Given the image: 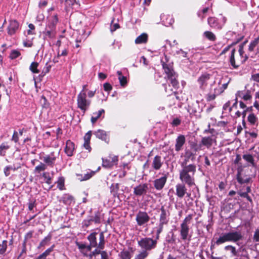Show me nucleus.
I'll list each match as a JSON object with an SVG mask.
<instances>
[{"label":"nucleus","mask_w":259,"mask_h":259,"mask_svg":"<svg viewBox=\"0 0 259 259\" xmlns=\"http://www.w3.org/2000/svg\"><path fill=\"white\" fill-rule=\"evenodd\" d=\"M40 103L41 105V106L43 108L47 109L49 107L50 104L48 101L47 98L42 95L41 97V99L40 100Z\"/></svg>","instance_id":"nucleus-40"},{"label":"nucleus","mask_w":259,"mask_h":259,"mask_svg":"<svg viewBox=\"0 0 259 259\" xmlns=\"http://www.w3.org/2000/svg\"><path fill=\"white\" fill-rule=\"evenodd\" d=\"M215 142V137L212 135L208 137H203L201 141V145L206 146L207 148H210L213 142Z\"/></svg>","instance_id":"nucleus-17"},{"label":"nucleus","mask_w":259,"mask_h":259,"mask_svg":"<svg viewBox=\"0 0 259 259\" xmlns=\"http://www.w3.org/2000/svg\"><path fill=\"white\" fill-rule=\"evenodd\" d=\"M7 241L3 240L0 243V255L4 254L7 249Z\"/></svg>","instance_id":"nucleus-35"},{"label":"nucleus","mask_w":259,"mask_h":259,"mask_svg":"<svg viewBox=\"0 0 259 259\" xmlns=\"http://www.w3.org/2000/svg\"><path fill=\"white\" fill-rule=\"evenodd\" d=\"M120 256L121 259H131L132 255L128 250H122L120 252Z\"/></svg>","instance_id":"nucleus-36"},{"label":"nucleus","mask_w":259,"mask_h":259,"mask_svg":"<svg viewBox=\"0 0 259 259\" xmlns=\"http://www.w3.org/2000/svg\"><path fill=\"white\" fill-rule=\"evenodd\" d=\"M19 249H20V252L17 256V259H24L26 256L27 254V247L26 243L22 242L21 247H19Z\"/></svg>","instance_id":"nucleus-24"},{"label":"nucleus","mask_w":259,"mask_h":259,"mask_svg":"<svg viewBox=\"0 0 259 259\" xmlns=\"http://www.w3.org/2000/svg\"><path fill=\"white\" fill-rule=\"evenodd\" d=\"M19 24L16 20H11L9 21V25L8 27V33L10 35L15 34L18 30Z\"/></svg>","instance_id":"nucleus-12"},{"label":"nucleus","mask_w":259,"mask_h":259,"mask_svg":"<svg viewBox=\"0 0 259 259\" xmlns=\"http://www.w3.org/2000/svg\"><path fill=\"white\" fill-rule=\"evenodd\" d=\"M149 255V252L142 249L136 256L135 259H145Z\"/></svg>","instance_id":"nucleus-38"},{"label":"nucleus","mask_w":259,"mask_h":259,"mask_svg":"<svg viewBox=\"0 0 259 259\" xmlns=\"http://www.w3.org/2000/svg\"><path fill=\"white\" fill-rule=\"evenodd\" d=\"M92 222H95L96 224H99L101 222L100 213L99 212H97L93 219H92Z\"/></svg>","instance_id":"nucleus-53"},{"label":"nucleus","mask_w":259,"mask_h":259,"mask_svg":"<svg viewBox=\"0 0 259 259\" xmlns=\"http://www.w3.org/2000/svg\"><path fill=\"white\" fill-rule=\"evenodd\" d=\"M38 65V63L33 62L30 65L29 69L33 73H38L39 72V70L37 69Z\"/></svg>","instance_id":"nucleus-33"},{"label":"nucleus","mask_w":259,"mask_h":259,"mask_svg":"<svg viewBox=\"0 0 259 259\" xmlns=\"http://www.w3.org/2000/svg\"><path fill=\"white\" fill-rule=\"evenodd\" d=\"M158 239L156 234L155 239L147 237L141 238L138 240V245L142 249L149 252L156 248Z\"/></svg>","instance_id":"nucleus-4"},{"label":"nucleus","mask_w":259,"mask_h":259,"mask_svg":"<svg viewBox=\"0 0 259 259\" xmlns=\"http://www.w3.org/2000/svg\"><path fill=\"white\" fill-rule=\"evenodd\" d=\"M92 136V131H90L85 134L84 136V142H90L91 138Z\"/></svg>","instance_id":"nucleus-57"},{"label":"nucleus","mask_w":259,"mask_h":259,"mask_svg":"<svg viewBox=\"0 0 259 259\" xmlns=\"http://www.w3.org/2000/svg\"><path fill=\"white\" fill-rule=\"evenodd\" d=\"M243 158L246 161L250 162L252 166H254L255 163L254 162V159L253 156L250 154H244Z\"/></svg>","instance_id":"nucleus-41"},{"label":"nucleus","mask_w":259,"mask_h":259,"mask_svg":"<svg viewBox=\"0 0 259 259\" xmlns=\"http://www.w3.org/2000/svg\"><path fill=\"white\" fill-rule=\"evenodd\" d=\"M10 148V146L6 143H3L0 146V156H5L6 151Z\"/></svg>","instance_id":"nucleus-31"},{"label":"nucleus","mask_w":259,"mask_h":259,"mask_svg":"<svg viewBox=\"0 0 259 259\" xmlns=\"http://www.w3.org/2000/svg\"><path fill=\"white\" fill-rule=\"evenodd\" d=\"M55 247L54 245H52L50 247L46 249L44 252V254L47 255V256H49L51 253L53 251L54 248Z\"/></svg>","instance_id":"nucleus-62"},{"label":"nucleus","mask_w":259,"mask_h":259,"mask_svg":"<svg viewBox=\"0 0 259 259\" xmlns=\"http://www.w3.org/2000/svg\"><path fill=\"white\" fill-rule=\"evenodd\" d=\"M163 163L162 157L159 155H156L152 162V167L155 170L160 169Z\"/></svg>","instance_id":"nucleus-16"},{"label":"nucleus","mask_w":259,"mask_h":259,"mask_svg":"<svg viewBox=\"0 0 259 259\" xmlns=\"http://www.w3.org/2000/svg\"><path fill=\"white\" fill-rule=\"evenodd\" d=\"M105 240L104 235L103 232H101L99 234V242L98 243V246L96 247V248L93 251H92L90 254H89V256L90 259H92L93 256H96V255L101 254L102 256V253L103 252H106V251H102L101 250L103 249L105 247Z\"/></svg>","instance_id":"nucleus-8"},{"label":"nucleus","mask_w":259,"mask_h":259,"mask_svg":"<svg viewBox=\"0 0 259 259\" xmlns=\"http://www.w3.org/2000/svg\"><path fill=\"white\" fill-rule=\"evenodd\" d=\"M237 181L240 184H244V183H248L250 180V178L247 177L246 178H243L240 175L239 173L238 174L237 177Z\"/></svg>","instance_id":"nucleus-44"},{"label":"nucleus","mask_w":259,"mask_h":259,"mask_svg":"<svg viewBox=\"0 0 259 259\" xmlns=\"http://www.w3.org/2000/svg\"><path fill=\"white\" fill-rule=\"evenodd\" d=\"M191 149L194 152H197L201 150V144H198L196 142H189Z\"/></svg>","instance_id":"nucleus-32"},{"label":"nucleus","mask_w":259,"mask_h":259,"mask_svg":"<svg viewBox=\"0 0 259 259\" xmlns=\"http://www.w3.org/2000/svg\"><path fill=\"white\" fill-rule=\"evenodd\" d=\"M21 55V53L18 50H13L10 54L9 58L11 60H14L18 57H19Z\"/></svg>","instance_id":"nucleus-42"},{"label":"nucleus","mask_w":259,"mask_h":259,"mask_svg":"<svg viewBox=\"0 0 259 259\" xmlns=\"http://www.w3.org/2000/svg\"><path fill=\"white\" fill-rule=\"evenodd\" d=\"M42 160L47 166L48 165L51 167H53L55 163L56 158L50 155H47L44 157Z\"/></svg>","instance_id":"nucleus-26"},{"label":"nucleus","mask_w":259,"mask_h":259,"mask_svg":"<svg viewBox=\"0 0 259 259\" xmlns=\"http://www.w3.org/2000/svg\"><path fill=\"white\" fill-rule=\"evenodd\" d=\"M95 174V171H91L90 172H88L84 175L83 177L81 174H77V176L78 177V180L80 181H86L90 179Z\"/></svg>","instance_id":"nucleus-30"},{"label":"nucleus","mask_w":259,"mask_h":259,"mask_svg":"<svg viewBox=\"0 0 259 259\" xmlns=\"http://www.w3.org/2000/svg\"><path fill=\"white\" fill-rule=\"evenodd\" d=\"M253 239L257 242L259 241V229H256L253 235Z\"/></svg>","instance_id":"nucleus-64"},{"label":"nucleus","mask_w":259,"mask_h":259,"mask_svg":"<svg viewBox=\"0 0 259 259\" xmlns=\"http://www.w3.org/2000/svg\"><path fill=\"white\" fill-rule=\"evenodd\" d=\"M77 102L78 107L84 113L88 109L91 104V101L87 100L86 93L83 91H81L78 94Z\"/></svg>","instance_id":"nucleus-7"},{"label":"nucleus","mask_w":259,"mask_h":259,"mask_svg":"<svg viewBox=\"0 0 259 259\" xmlns=\"http://www.w3.org/2000/svg\"><path fill=\"white\" fill-rule=\"evenodd\" d=\"M161 213L159 217V224L156 228L157 239L159 238L160 234L162 232L164 225H167L168 222L169 212L166 210L163 206L160 209Z\"/></svg>","instance_id":"nucleus-5"},{"label":"nucleus","mask_w":259,"mask_h":259,"mask_svg":"<svg viewBox=\"0 0 259 259\" xmlns=\"http://www.w3.org/2000/svg\"><path fill=\"white\" fill-rule=\"evenodd\" d=\"M147 34L146 33H143L136 38L135 42L136 44H146L147 42Z\"/></svg>","instance_id":"nucleus-25"},{"label":"nucleus","mask_w":259,"mask_h":259,"mask_svg":"<svg viewBox=\"0 0 259 259\" xmlns=\"http://www.w3.org/2000/svg\"><path fill=\"white\" fill-rule=\"evenodd\" d=\"M51 68V65L47 63L41 73L43 74V75H45L46 73H48L50 71Z\"/></svg>","instance_id":"nucleus-59"},{"label":"nucleus","mask_w":259,"mask_h":259,"mask_svg":"<svg viewBox=\"0 0 259 259\" xmlns=\"http://www.w3.org/2000/svg\"><path fill=\"white\" fill-rule=\"evenodd\" d=\"M74 149V144L70 140L67 141L66 142V154L68 156H72Z\"/></svg>","instance_id":"nucleus-21"},{"label":"nucleus","mask_w":259,"mask_h":259,"mask_svg":"<svg viewBox=\"0 0 259 259\" xmlns=\"http://www.w3.org/2000/svg\"><path fill=\"white\" fill-rule=\"evenodd\" d=\"M97 234L98 233L97 232H93L91 233L87 237L88 240L90 242V244H91V246H93V247L98 246L96 237Z\"/></svg>","instance_id":"nucleus-23"},{"label":"nucleus","mask_w":259,"mask_h":259,"mask_svg":"<svg viewBox=\"0 0 259 259\" xmlns=\"http://www.w3.org/2000/svg\"><path fill=\"white\" fill-rule=\"evenodd\" d=\"M195 158V154L191 151L187 150L185 152V159L181 163H185V164H188V162L190 159L192 160Z\"/></svg>","instance_id":"nucleus-28"},{"label":"nucleus","mask_w":259,"mask_h":259,"mask_svg":"<svg viewBox=\"0 0 259 259\" xmlns=\"http://www.w3.org/2000/svg\"><path fill=\"white\" fill-rule=\"evenodd\" d=\"M42 177L44 178L46 183L49 185H50L52 183V179L49 172H44L42 175Z\"/></svg>","instance_id":"nucleus-48"},{"label":"nucleus","mask_w":259,"mask_h":259,"mask_svg":"<svg viewBox=\"0 0 259 259\" xmlns=\"http://www.w3.org/2000/svg\"><path fill=\"white\" fill-rule=\"evenodd\" d=\"M242 236L240 232H230L220 236L216 240L215 243L217 245H220L226 242H237L241 240Z\"/></svg>","instance_id":"nucleus-3"},{"label":"nucleus","mask_w":259,"mask_h":259,"mask_svg":"<svg viewBox=\"0 0 259 259\" xmlns=\"http://www.w3.org/2000/svg\"><path fill=\"white\" fill-rule=\"evenodd\" d=\"M11 140L14 141L15 143H18L19 141L18 133L16 131H14L11 138Z\"/></svg>","instance_id":"nucleus-54"},{"label":"nucleus","mask_w":259,"mask_h":259,"mask_svg":"<svg viewBox=\"0 0 259 259\" xmlns=\"http://www.w3.org/2000/svg\"><path fill=\"white\" fill-rule=\"evenodd\" d=\"M252 96L250 94V91L247 90L246 93L242 96V99L245 101L249 100L251 99Z\"/></svg>","instance_id":"nucleus-55"},{"label":"nucleus","mask_w":259,"mask_h":259,"mask_svg":"<svg viewBox=\"0 0 259 259\" xmlns=\"http://www.w3.org/2000/svg\"><path fill=\"white\" fill-rule=\"evenodd\" d=\"M119 184L116 183L115 184H112L110 186V191L111 194L115 197L117 195V192L119 190Z\"/></svg>","instance_id":"nucleus-39"},{"label":"nucleus","mask_w":259,"mask_h":259,"mask_svg":"<svg viewBox=\"0 0 259 259\" xmlns=\"http://www.w3.org/2000/svg\"><path fill=\"white\" fill-rule=\"evenodd\" d=\"M236 52V50L235 49H233L231 51V55L230 57V63L231 65V66L234 68H237L239 66V62L238 61L237 63L235 62V58H234V55Z\"/></svg>","instance_id":"nucleus-27"},{"label":"nucleus","mask_w":259,"mask_h":259,"mask_svg":"<svg viewBox=\"0 0 259 259\" xmlns=\"http://www.w3.org/2000/svg\"><path fill=\"white\" fill-rule=\"evenodd\" d=\"M66 204L70 206H74L75 204V201L73 197L69 196L66 199Z\"/></svg>","instance_id":"nucleus-49"},{"label":"nucleus","mask_w":259,"mask_h":259,"mask_svg":"<svg viewBox=\"0 0 259 259\" xmlns=\"http://www.w3.org/2000/svg\"><path fill=\"white\" fill-rule=\"evenodd\" d=\"M185 185V184L182 183H178L176 186V195L180 199L183 198L186 195L189 198L191 196V193L187 192V189Z\"/></svg>","instance_id":"nucleus-9"},{"label":"nucleus","mask_w":259,"mask_h":259,"mask_svg":"<svg viewBox=\"0 0 259 259\" xmlns=\"http://www.w3.org/2000/svg\"><path fill=\"white\" fill-rule=\"evenodd\" d=\"M57 187L60 190H63L64 187V179L63 177L59 178L56 182Z\"/></svg>","instance_id":"nucleus-43"},{"label":"nucleus","mask_w":259,"mask_h":259,"mask_svg":"<svg viewBox=\"0 0 259 259\" xmlns=\"http://www.w3.org/2000/svg\"><path fill=\"white\" fill-rule=\"evenodd\" d=\"M193 214L188 215L183 221L180 225L179 230L180 238L183 241H190L192 237V235L190 233L189 224L191 223Z\"/></svg>","instance_id":"nucleus-2"},{"label":"nucleus","mask_w":259,"mask_h":259,"mask_svg":"<svg viewBox=\"0 0 259 259\" xmlns=\"http://www.w3.org/2000/svg\"><path fill=\"white\" fill-rule=\"evenodd\" d=\"M259 42V37L255 38L253 41H251L248 47L249 51L252 52L253 51L254 48L258 45Z\"/></svg>","instance_id":"nucleus-45"},{"label":"nucleus","mask_w":259,"mask_h":259,"mask_svg":"<svg viewBox=\"0 0 259 259\" xmlns=\"http://www.w3.org/2000/svg\"><path fill=\"white\" fill-rule=\"evenodd\" d=\"M243 37H244L243 36H240L237 39L236 41L233 42L231 45L228 46L227 47H226L223 50L222 54H225V53H226L227 51H229V50L230 49V48H231V46L232 45H235L237 44L238 42H239L240 41H241L243 38Z\"/></svg>","instance_id":"nucleus-46"},{"label":"nucleus","mask_w":259,"mask_h":259,"mask_svg":"<svg viewBox=\"0 0 259 259\" xmlns=\"http://www.w3.org/2000/svg\"><path fill=\"white\" fill-rule=\"evenodd\" d=\"M28 205L29 210L32 211L33 208L36 206V200H30L28 203Z\"/></svg>","instance_id":"nucleus-52"},{"label":"nucleus","mask_w":259,"mask_h":259,"mask_svg":"<svg viewBox=\"0 0 259 259\" xmlns=\"http://www.w3.org/2000/svg\"><path fill=\"white\" fill-rule=\"evenodd\" d=\"M118 161V157L113 156L109 159H102V165L106 168H110L113 165L117 164Z\"/></svg>","instance_id":"nucleus-15"},{"label":"nucleus","mask_w":259,"mask_h":259,"mask_svg":"<svg viewBox=\"0 0 259 259\" xmlns=\"http://www.w3.org/2000/svg\"><path fill=\"white\" fill-rule=\"evenodd\" d=\"M248 121L251 124H254L257 121V118L253 113L250 114L248 117Z\"/></svg>","instance_id":"nucleus-47"},{"label":"nucleus","mask_w":259,"mask_h":259,"mask_svg":"<svg viewBox=\"0 0 259 259\" xmlns=\"http://www.w3.org/2000/svg\"><path fill=\"white\" fill-rule=\"evenodd\" d=\"M216 95L215 93H209L206 95V100L207 101H211L215 99Z\"/></svg>","instance_id":"nucleus-60"},{"label":"nucleus","mask_w":259,"mask_h":259,"mask_svg":"<svg viewBox=\"0 0 259 259\" xmlns=\"http://www.w3.org/2000/svg\"><path fill=\"white\" fill-rule=\"evenodd\" d=\"M94 134L97 138H99L107 143H108L109 140V138L107 133L104 130H98L95 132Z\"/></svg>","instance_id":"nucleus-20"},{"label":"nucleus","mask_w":259,"mask_h":259,"mask_svg":"<svg viewBox=\"0 0 259 259\" xmlns=\"http://www.w3.org/2000/svg\"><path fill=\"white\" fill-rule=\"evenodd\" d=\"M92 222V218L89 219L84 220L82 222V226L85 227H88L91 225Z\"/></svg>","instance_id":"nucleus-58"},{"label":"nucleus","mask_w":259,"mask_h":259,"mask_svg":"<svg viewBox=\"0 0 259 259\" xmlns=\"http://www.w3.org/2000/svg\"><path fill=\"white\" fill-rule=\"evenodd\" d=\"M181 123V120L179 118H174L171 122V124L174 126H177Z\"/></svg>","instance_id":"nucleus-61"},{"label":"nucleus","mask_w":259,"mask_h":259,"mask_svg":"<svg viewBox=\"0 0 259 259\" xmlns=\"http://www.w3.org/2000/svg\"><path fill=\"white\" fill-rule=\"evenodd\" d=\"M118 79L121 86H124L127 83L126 77L125 76L118 77Z\"/></svg>","instance_id":"nucleus-56"},{"label":"nucleus","mask_w":259,"mask_h":259,"mask_svg":"<svg viewBox=\"0 0 259 259\" xmlns=\"http://www.w3.org/2000/svg\"><path fill=\"white\" fill-rule=\"evenodd\" d=\"M162 66L167 79L170 80L172 87L175 89H177L179 88V82L177 80V76L175 72L171 67L166 64L163 63Z\"/></svg>","instance_id":"nucleus-6"},{"label":"nucleus","mask_w":259,"mask_h":259,"mask_svg":"<svg viewBox=\"0 0 259 259\" xmlns=\"http://www.w3.org/2000/svg\"><path fill=\"white\" fill-rule=\"evenodd\" d=\"M52 235L50 233L48 234L47 236H46L39 243L38 246H37L38 249H41L42 248H44L46 246L49 245L50 242L52 239Z\"/></svg>","instance_id":"nucleus-22"},{"label":"nucleus","mask_w":259,"mask_h":259,"mask_svg":"<svg viewBox=\"0 0 259 259\" xmlns=\"http://www.w3.org/2000/svg\"><path fill=\"white\" fill-rule=\"evenodd\" d=\"M181 166L182 168L179 171V178L181 181L189 187L195 185L196 165L195 164H185V163H181Z\"/></svg>","instance_id":"nucleus-1"},{"label":"nucleus","mask_w":259,"mask_h":259,"mask_svg":"<svg viewBox=\"0 0 259 259\" xmlns=\"http://www.w3.org/2000/svg\"><path fill=\"white\" fill-rule=\"evenodd\" d=\"M207 23L212 28L220 30L223 28V25H221L219 23L218 19L215 17H209L207 19Z\"/></svg>","instance_id":"nucleus-19"},{"label":"nucleus","mask_w":259,"mask_h":259,"mask_svg":"<svg viewBox=\"0 0 259 259\" xmlns=\"http://www.w3.org/2000/svg\"><path fill=\"white\" fill-rule=\"evenodd\" d=\"M47 168V165L44 163L40 162L34 169V172L39 174L41 171L45 170Z\"/></svg>","instance_id":"nucleus-34"},{"label":"nucleus","mask_w":259,"mask_h":259,"mask_svg":"<svg viewBox=\"0 0 259 259\" xmlns=\"http://www.w3.org/2000/svg\"><path fill=\"white\" fill-rule=\"evenodd\" d=\"M148 189L147 184H141L134 188V194L138 196L145 195L147 192Z\"/></svg>","instance_id":"nucleus-11"},{"label":"nucleus","mask_w":259,"mask_h":259,"mask_svg":"<svg viewBox=\"0 0 259 259\" xmlns=\"http://www.w3.org/2000/svg\"><path fill=\"white\" fill-rule=\"evenodd\" d=\"M105 110L101 109L97 112L93 113V116L91 117V122L92 123H95L97 120L103 114H104Z\"/></svg>","instance_id":"nucleus-29"},{"label":"nucleus","mask_w":259,"mask_h":259,"mask_svg":"<svg viewBox=\"0 0 259 259\" xmlns=\"http://www.w3.org/2000/svg\"><path fill=\"white\" fill-rule=\"evenodd\" d=\"M33 234V231H30L28 232H27L24 236V238L23 241V242H25V243L27 244V240L28 239H31L32 237Z\"/></svg>","instance_id":"nucleus-50"},{"label":"nucleus","mask_w":259,"mask_h":259,"mask_svg":"<svg viewBox=\"0 0 259 259\" xmlns=\"http://www.w3.org/2000/svg\"><path fill=\"white\" fill-rule=\"evenodd\" d=\"M225 249L226 250H230L233 255H236L237 254L236 248L234 246H233L232 245H227L225 246Z\"/></svg>","instance_id":"nucleus-51"},{"label":"nucleus","mask_w":259,"mask_h":259,"mask_svg":"<svg viewBox=\"0 0 259 259\" xmlns=\"http://www.w3.org/2000/svg\"><path fill=\"white\" fill-rule=\"evenodd\" d=\"M210 79V75L208 74H202L197 80L199 84V88L202 90H204L208 84V81Z\"/></svg>","instance_id":"nucleus-14"},{"label":"nucleus","mask_w":259,"mask_h":259,"mask_svg":"<svg viewBox=\"0 0 259 259\" xmlns=\"http://www.w3.org/2000/svg\"><path fill=\"white\" fill-rule=\"evenodd\" d=\"M167 179V175L165 174L163 177L155 180L153 182L154 188L157 190H161L164 187Z\"/></svg>","instance_id":"nucleus-13"},{"label":"nucleus","mask_w":259,"mask_h":259,"mask_svg":"<svg viewBox=\"0 0 259 259\" xmlns=\"http://www.w3.org/2000/svg\"><path fill=\"white\" fill-rule=\"evenodd\" d=\"M203 35L211 41H214L216 39L215 35L211 31H206L204 32Z\"/></svg>","instance_id":"nucleus-37"},{"label":"nucleus","mask_w":259,"mask_h":259,"mask_svg":"<svg viewBox=\"0 0 259 259\" xmlns=\"http://www.w3.org/2000/svg\"><path fill=\"white\" fill-rule=\"evenodd\" d=\"M186 142L185 137L183 135H180L176 140L175 150L180 151Z\"/></svg>","instance_id":"nucleus-18"},{"label":"nucleus","mask_w":259,"mask_h":259,"mask_svg":"<svg viewBox=\"0 0 259 259\" xmlns=\"http://www.w3.org/2000/svg\"><path fill=\"white\" fill-rule=\"evenodd\" d=\"M136 221L138 226H141L150 221V217L146 211H139L136 214Z\"/></svg>","instance_id":"nucleus-10"},{"label":"nucleus","mask_w":259,"mask_h":259,"mask_svg":"<svg viewBox=\"0 0 259 259\" xmlns=\"http://www.w3.org/2000/svg\"><path fill=\"white\" fill-rule=\"evenodd\" d=\"M55 247L54 245H52L50 247L46 249L44 252V254L47 255V256H49L51 253L53 251L54 248Z\"/></svg>","instance_id":"nucleus-63"}]
</instances>
